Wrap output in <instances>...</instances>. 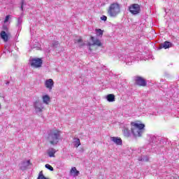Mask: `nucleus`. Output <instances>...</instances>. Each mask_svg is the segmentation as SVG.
<instances>
[{
	"instance_id": "obj_1",
	"label": "nucleus",
	"mask_w": 179,
	"mask_h": 179,
	"mask_svg": "<svg viewBox=\"0 0 179 179\" xmlns=\"http://www.w3.org/2000/svg\"><path fill=\"white\" fill-rule=\"evenodd\" d=\"M129 128H131V131ZM122 132L125 138H131V132L134 138H141L143 135V132H145V124L131 122V124L124 126Z\"/></svg>"
},
{
	"instance_id": "obj_2",
	"label": "nucleus",
	"mask_w": 179,
	"mask_h": 179,
	"mask_svg": "<svg viewBox=\"0 0 179 179\" xmlns=\"http://www.w3.org/2000/svg\"><path fill=\"white\" fill-rule=\"evenodd\" d=\"M147 141H148L149 145L151 146V149H154V150H160L163 146H164V141H159V138L153 135L148 134L147 136Z\"/></svg>"
},
{
	"instance_id": "obj_3",
	"label": "nucleus",
	"mask_w": 179,
	"mask_h": 179,
	"mask_svg": "<svg viewBox=\"0 0 179 179\" xmlns=\"http://www.w3.org/2000/svg\"><path fill=\"white\" fill-rule=\"evenodd\" d=\"M48 141L53 146L57 145L58 142L61 141V131L57 129L50 130L48 134Z\"/></svg>"
},
{
	"instance_id": "obj_4",
	"label": "nucleus",
	"mask_w": 179,
	"mask_h": 179,
	"mask_svg": "<svg viewBox=\"0 0 179 179\" xmlns=\"http://www.w3.org/2000/svg\"><path fill=\"white\" fill-rule=\"evenodd\" d=\"M120 13H121V5L118 3H111L108 10V15L110 17H115Z\"/></svg>"
},
{
	"instance_id": "obj_5",
	"label": "nucleus",
	"mask_w": 179,
	"mask_h": 179,
	"mask_svg": "<svg viewBox=\"0 0 179 179\" xmlns=\"http://www.w3.org/2000/svg\"><path fill=\"white\" fill-rule=\"evenodd\" d=\"M34 108L35 109V113L39 117H43V110H44V105L40 101H36L34 103Z\"/></svg>"
},
{
	"instance_id": "obj_6",
	"label": "nucleus",
	"mask_w": 179,
	"mask_h": 179,
	"mask_svg": "<svg viewBox=\"0 0 179 179\" xmlns=\"http://www.w3.org/2000/svg\"><path fill=\"white\" fill-rule=\"evenodd\" d=\"M129 11L131 15H138L141 13V6L136 3L131 4L129 6Z\"/></svg>"
},
{
	"instance_id": "obj_7",
	"label": "nucleus",
	"mask_w": 179,
	"mask_h": 179,
	"mask_svg": "<svg viewBox=\"0 0 179 179\" xmlns=\"http://www.w3.org/2000/svg\"><path fill=\"white\" fill-rule=\"evenodd\" d=\"M90 40L92 41V43H88L87 44V47H89L90 51H92V48L90 47H92V45H97V47H101V41H100L99 38H95L94 36H91Z\"/></svg>"
},
{
	"instance_id": "obj_8",
	"label": "nucleus",
	"mask_w": 179,
	"mask_h": 179,
	"mask_svg": "<svg viewBox=\"0 0 179 179\" xmlns=\"http://www.w3.org/2000/svg\"><path fill=\"white\" fill-rule=\"evenodd\" d=\"M119 58L120 61H124L126 65H132V62L135 61V57L129 55H125L123 59H122L121 57Z\"/></svg>"
},
{
	"instance_id": "obj_9",
	"label": "nucleus",
	"mask_w": 179,
	"mask_h": 179,
	"mask_svg": "<svg viewBox=\"0 0 179 179\" xmlns=\"http://www.w3.org/2000/svg\"><path fill=\"white\" fill-rule=\"evenodd\" d=\"M31 66H33L34 68H40L41 65H43V59L40 58L37 59H32L30 60Z\"/></svg>"
},
{
	"instance_id": "obj_10",
	"label": "nucleus",
	"mask_w": 179,
	"mask_h": 179,
	"mask_svg": "<svg viewBox=\"0 0 179 179\" xmlns=\"http://www.w3.org/2000/svg\"><path fill=\"white\" fill-rule=\"evenodd\" d=\"M135 82H136V84L138 85V86L145 87L147 85L146 80H145L141 76L135 77Z\"/></svg>"
},
{
	"instance_id": "obj_11",
	"label": "nucleus",
	"mask_w": 179,
	"mask_h": 179,
	"mask_svg": "<svg viewBox=\"0 0 179 179\" xmlns=\"http://www.w3.org/2000/svg\"><path fill=\"white\" fill-rule=\"evenodd\" d=\"M30 166V160L27 161H23L20 164V169L22 171H24V170H27V167Z\"/></svg>"
},
{
	"instance_id": "obj_12",
	"label": "nucleus",
	"mask_w": 179,
	"mask_h": 179,
	"mask_svg": "<svg viewBox=\"0 0 179 179\" xmlns=\"http://www.w3.org/2000/svg\"><path fill=\"white\" fill-rule=\"evenodd\" d=\"M45 86L49 90H52V87H54V80L51 78L46 80L45 82Z\"/></svg>"
},
{
	"instance_id": "obj_13",
	"label": "nucleus",
	"mask_w": 179,
	"mask_h": 179,
	"mask_svg": "<svg viewBox=\"0 0 179 179\" xmlns=\"http://www.w3.org/2000/svg\"><path fill=\"white\" fill-rule=\"evenodd\" d=\"M173 47V43L169 41H165L163 43H161L159 50H162V48H164V50H167V48H170Z\"/></svg>"
},
{
	"instance_id": "obj_14",
	"label": "nucleus",
	"mask_w": 179,
	"mask_h": 179,
	"mask_svg": "<svg viewBox=\"0 0 179 179\" xmlns=\"http://www.w3.org/2000/svg\"><path fill=\"white\" fill-rule=\"evenodd\" d=\"M110 141L114 142L116 145H122V140L119 137H110Z\"/></svg>"
},
{
	"instance_id": "obj_15",
	"label": "nucleus",
	"mask_w": 179,
	"mask_h": 179,
	"mask_svg": "<svg viewBox=\"0 0 179 179\" xmlns=\"http://www.w3.org/2000/svg\"><path fill=\"white\" fill-rule=\"evenodd\" d=\"M55 153H57V150L54 148H49L48 150V155L49 157H55Z\"/></svg>"
},
{
	"instance_id": "obj_16",
	"label": "nucleus",
	"mask_w": 179,
	"mask_h": 179,
	"mask_svg": "<svg viewBox=\"0 0 179 179\" xmlns=\"http://www.w3.org/2000/svg\"><path fill=\"white\" fill-rule=\"evenodd\" d=\"M0 37L2 38V40H3L6 42L8 41V40H9V36H8L5 31H2L0 33Z\"/></svg>"
},
{
	"instance_id": "obj_17",
	"label": "nucleus",
	"mask_w": 179,
	"mask_h": 179,
	"mask_svg": "<svg viewBox=\"0 0 179 179\" xmlns=\"http://www.w3.org/2000/svg\"><path fill=\"white\" fill-rule=\"evenodd\" d=\"M106 99L109 103H113V101H115V96L113 94H109L106 96Z\"/></svg>"
},
{
	"instance_id": "obj_18",
	"label": "nucleus",
	"mask_w": 179,
	"mask_h": 179,
	"mask_svg": "<svg viewBox=\"0 0 179 179\" xmlns=\"http://www.w3.org/2000/svg\"><path fill=\"white\" fill-rule=\"evenodd\" d=\"M74 43L75 44H78V47H83V45H85V43H83V40H82L81 38L75 39Z\"/></svg>"
},
{
	"instance_id": "obj_19",
	"label": "nucleus",
	"mask_w": 179,
	"mask_h": 179,
	"mask_svg": "<svg viewBox=\"0 0 179 179\" xmlns=\"http://www.w3.org/2000/svg\"><path fill=\"white\" fill-rule=\"evenodd\" d=\"M23 22V18L22 17H19L17 18V27H18V30H22V22Z\"/></svg>"
},
{
	"instance_id": "obj_20",
	"label": "nucleus",
	"mask_w": 179,
	"mask_h": 179,
	"mask_svg": "<svg viewBox=\"0 0 179 179\" xmlns=\"http://www.w3.org/2000/svg\"><path fill=\"white\" fill-rule=\"evenodd\" d=\"M73 145L75 146V148H79V146H80V139H79L78 138H74Z\"/></svg>"
},
{
	"instance_id": "obj_21",
	"label": "nucleus",
	"mask_w": 179,
	"mask_h": 179,
	"mask_svg": "<svg viewBox=\"0 0 179 179\" xmlns=\"http://www.w3.org/2000/svg\"><path fill=\"white\" fill-rule=\"evenodd\" d=\"M50 96L48 95L43 96V102L45 104H48V103L50 102Z\"/></svg>"
},
{
	"instance_id": "obj_22",
	"label": "nucleus",
	"mask_w": 179,
	"mask_h": 179,
	"mask_svg": "<svg viewBox=\"0 0 179 179\" xmlns=\"http://www.w3.org/2000/svg\"><path fill=\"white\" fill-rule=\"evenodd\" d=\"M70 173L74 174V176H79V171L76 169V167L71 168Z\"/></svg>"
},
{
	"instance_id": "obj_23",
	"label": "nucleus",
	"mask_w": 179,
	"mask_h": 179,
	"mask_svg": "<svg viewBox=\"0 0 179 179\" xmlns=\"http://www.w3.org/2000/svg\"><path fill=\"white\" fill-rule=\"evenodd\" d=\"M10 52H12V50H10V45H6L5 46L4 54H10Z\"/></svg>"
},
{
	"instance_id": "obj_24",
	"label": "nucleus",
	"mask_w": 179,
	"mask_h": 179,
	"mask_svg": "<svg viewBox=\"0 0 179 179\" xmlns=\"http://www.w3.org/2000/svg\"><path fill=\"white\" fill-rule=\"evenodd\" d=\"M138 162H149V157L147 156H143L138 157Z\"/></svg>"
},
{
	"instance_id": "obj_25",
	"label": "nucleus",
	"mask_w": 179,
	"mask_h": 179,
	"mask_svg": "<svg viewBox=\"0 0 179 179\" xmlns=\"http://www.w3.org/2000/svg\"><path fill=\"white\" fill-rule=\"evenodd\" d=\"M45 169H48V170H50V171H54V168L48 164H46L45 165Z\"/></svg>"
},
{
	"instance_id": "obj_26",
	"label": "nucleus",
	"mask_w": 179,
	"mask_h": 179,
	"mask_svg": "<svg viewBox=\"0 0 179 179\" xmlns=\"http://www.w3.org/2000/svg\"><path fill=\"white\" fill-rule=\"evenodd\" d=\"M96 33L97 36H103V30L100 29H96Z\"/></svg>"
},
{
	"instance_id": "obj_27",
	"label": "nucleus",
	"mask_w": 179,
	"mask_h": 179,
	"mask_svg": "<svg viewBox=\"0 0 179 179\" xmlns=\"http://www.w3.org/2000/svg\"><path fill=\"white\" fill-rule=\"evenodd\" d=\"M59 44V42L55 41L52 43V47L54 48H57L58 47V45Z\"/></svg>"
},
{
	"instance_id": "obj_28",
	"label": "nucleus",
	"mask_w": 179,
	"mask_h": 179,
	"mask_svg": "<svg viewBox=\"0 0 179 179\" xmlns=\"http://www.w3.org/2000/svg\"><path fill=\"white\" fill-rule=\"evenodd\" d=\"M9 19H10V15H6L4 20V23H8L9 22Z\"/></svg>"
},
{
	"instance_id": "obj_29",
	"label": "nucleus",
	"mask_w": 179,
	"mask_h": 179,
	"mask_svg": "<svg viewBox=\"0 0 179 179\" xmlns=\"http://www.w3.org/2000/svg\"><path fill=\"white\" fill-rule=\"evenodd\" d=\"M101 20H103V22H106L107 21V16L106 15H102L101 17Z\"/></svg>"
},
{
	"instance_id": "obj_30",
	"label": "nucleus",
	"mask_w": 179,
	"mask_h": 179,
	"mask_svg": "<svg viewBox=\"0 0 179 179\" xmlns=\"http://www.w3.org/2000/svg\"><path fill=\"white\" fill-rule=\"evenodd\" d=\"M3 29L6 30V31H8V27L6 25H3Z\"/></svg>"
},
{
	"instance_id": "obj_31",
	"label": "nucleus",
	"mask_w": 179,
	"mask_h": 179,
	"mask_svg": "<svg viewBox=\"0 0 179 179\" xmlns=\"http://www.w3.org/2000/svg\"><path fill=\"white\" fill-rule=\"evenodd\" d=\"M23 1H24V0H22V5H21V10H23V3H24Z\"/></svg>"
},
{
	"instance_id": "obj_32",
	"label": "nucleus",
	"mask_w": 179,
	"mask_h": 179,
	"mask_svg": "<svg viewBox=\"0 0 179 179\" xmlns=\"http://www.w3.org/2000/svg\"><path fill=\"white\" fill-rule=\"evenodd\" d=\"M40 48L39 46L34 45V48Z\"/></svg>"
},
{
	"instance_id": "obj_33",
	"label": "nucleus",
	"mask_w": 179,
	"mask_h": 179,
	"mask_svg": "<svg viewBox=\"0 0 179 179\" xmlns=\"http://www.w3.org/2000/svg\"><path fill=\"white\" fill-rule=\"evenodd\" d=\"M6 85H9V82H7V83H6Z\"/></svg>"
},
{
	"instance_id": "obj_34",
	"label": "nucleus",
	"mask_w": 179,
	"mask_h": 179,
	"mask_svg": "<svg viewBox=\"0 0 179 179\" xmlns=\"http://www.w3.org/2000/svg\"><path fill=\"white\" fill-rule=\"evenodd\" d=\"M0 110H1V104H0Z\"/></svg>"
}]
</instances>
